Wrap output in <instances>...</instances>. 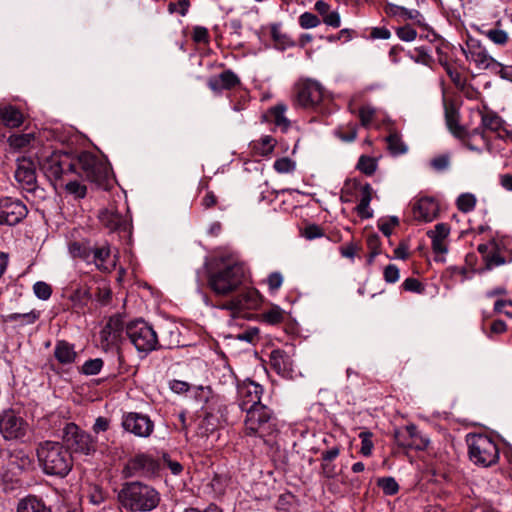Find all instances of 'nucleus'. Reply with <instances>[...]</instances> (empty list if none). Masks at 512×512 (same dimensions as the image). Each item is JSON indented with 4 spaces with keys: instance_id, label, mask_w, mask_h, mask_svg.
Returning a JSON list of instances; mask_svg holds the SVG:
<instances>
[{
    "instance_id": "obj_17",
    "label": "nucleus",
    "mask_w": 512,
    "mask_h": 512,
    "mask_svg": "<svg viewBox=\"0 0 512 512\" xmlns=\"http://www.w3.org/2000/svg\"><path fill=\"white\" fill-rule=\"evenodd\" d=\"M121 426L126 432L140 438H148L154 432V422L151 418L138 412L124 413Z\"/></svg>"
},
{
    "instance_id": "obj_59",
    "label": "nucleus",
    "mask_w": 512,
    "mask_h": 512,
    "mask_svg": "<svg viewBox=\"0 0 512 512\" xmlns=\"http://www.w3.org/2000/svg\"><path fill=\"white\" fill-rule=\"evenodd\" d=\"M402 287L404 290L410 292H415L419 294L424 292L423 284L418 279L412 277L405 279V281L402 284Z\"/></svg>"
},
{
    "instance_id": "obj_53",
    "label": "nucleus",
    "mask_w": 512,
    "mask_h": 512,
    "mask_svg": "<svg viewBox=\"0 0 512 512\" xmlns=\"http://www.w3.org/2000/svg\"><path fill=\"white\" fill-rule=\"evenodd\" d=\"M35 295L41 300H47L52 294V288L49 284L43 281H38L33 285Z\"/></svg>"
},
{
    "instance_id": "obj_7",
    "label": "nucleus",
    "mask_w": 512,
    "mask_h": 512,
    "mask_svg": "<svg viewBox=\"0 0 512 512\" xmlns=\"http://www.w3.org/2000/svg\"><path fill=\"white\" fill-rule=\"evenodd\" d=\"M470 460L482 467H490L499 460L496 442L484 434H468L466 438Z\"/></svg>"
},
{
    "instance_id": "obj_27",
    "label": "nucleus",
    "mask_w": 512,
    "mask_h": 512,
    "mask_svg": "<svg viewBox=\"0 0 512 512\" xmlns=\"http://www.w3.org/2000/svg\"><path fill=\"white\" fill-rule=\"evenodd\" d=\"M54 357L62 365H69L75 362L77 352L74 345L65 340H59L55 344Z\"/></svg>"
},
{
    "instance_id": "obj_13",
    "label": "nucleus",
    "mask_w": 512,
    "mask_h": 512,
    "mask_svg": "<svg viewBox=\"0 0 512 512\" xmlns=\"http://www.w3.org/2000/svg\"><path fill=\"white\" fill-rule=\"evenodd\" d=\"M237 294L228 301L218 304L216 307L222 310L231 311L233 315L239 314L244 310H253L258 308L262 299L258 290L246 288L239 290Z\"/></svg>"
},
{
    "instance_id": "obj_2",
    "label": "nucleus",
    "mask_w": 512,
    "mask_h": 512,
    "mask_svg": "<svg viewBox=\"0 0 512 512\" xmlns=\"http://www.w3.org/2000/svg\"><path fill=\"white\" fill-rule=\"evenodd\" d=\"M36 453L40 467L46 475L64 478L73 468V456L60 442H41Z\"/></svg>"
},
{
    "instance_id": "obj_52",
    "label": "nucleus",
    "mask_w": 512,
    "mask_h": 512,
    "mask_svg": "<svg viewBox=\"0 0 512 512\" xmlns=\"http://www.w3.org/2000/svg\"><path fill=\"white\" fill-rule=\"evenodd\" d=\"M299 24L303 29L315 28L320 24V19L317 15L305 12L299 17Z\"/></svg>"
},
{
    "instance_id": "obj_48",
    "label": "nucleus",
    "mask_w": 512,
    "mask_h": 512,
    "mask_svg": "<svg viewBox=\"0 0 512 512\" xmlns=\"http://www.w3.org/2000/svg\"><path fill=\"white\" fill-rule=\"evenodd\" d=\"M190 6V0H179L178 2H170L167 6V10L169 14L178 13L181 16H186Z\"/></svg>"
},
{
    "instance_id": "obj_47",
    "label": "nucleus",
    "mask_w": 512,
    "mask_h": 512,
    "mask_svg": "<svg viewBox=\"0 0 512 512\" xmlns=\"http://www.w3.org/2000/svg\"><path fill=\"white\" fill-rule=\"evenodd\" d=\"M120 337L113 333L112 330L108 329L105 325L100 331V342L104 349H108L110 346L114 345Z\"/></svg>"
},
{
    "instance_id": "obj_38",
    "label": "nucleus",
    "mask_w": 512,
    "mask_h": 512,
    "mask_svg": "<svg viewBox=\"0 0 512 512\" xmlns=\"http://www.w3.org/2000/svg\"><path fill=\"white\" fill-rule=\"evenodd\" d=\"M284 311L277 305L262 313V320L268 324L276 325L284 321Z\"/></svg>"
},
{
    "instance_id": "obj_62",
    "label": "nucleus",
    "mask_w": 512,
    "mask_h": 512,
    "mask_svg": "<svg viewBox=\"0 0 512 512\" xmlns=\"http://www.w3.org/2000/svg\"><path fill=\"white\" fill-rule=\"evenodd\" d=\"M450 156L448 154L439 155L431 160V166L436 171H443L449 167Z\"/></svg>"
},
{
    "instance_id": "obj_14",
    "label": "nucleus",
    "mask_w": 512,
    "mask_h": 512,
    "mask_svg": "<svg viewBox=\"0 0 512 512\" xmlns=\"http://www.w3.org/2000/svg\"><path fill=\"white\" fill-rule=\"evenodd\" d=\"M296 103L305 109H315L323 100L324 89L314 80L299 82L296 87Z\"/></svg>"
},
{
    "instance_id": "obj_35",
    "label": "nucleus",
    "mask_w": 512,
    "mask_h": 512,
    "mask_svg": "<svg viewBox=\"0 0 512 512\" xmlns=\"http://www.w3.org/2000/svg\"><path fill=\"white\" fill-rule=\"evenodd\" d=\"M286 106L284 104H277L270 108L269 117L277 127L283 131L287 130L290 121L285 117Z\"/></svg>"
},
{
    "instance_id": "obj_25",
    "label": "nucleus",
    "mask_w": 512,
    "mask_h": 512,
    "mask_svg": "<svg viewBox=\"0 0 512 512\" xmlns=\"http://www.w3.org/2000/svg\"><path fill=\"white\" fill-rule=\"evenodd\" d=\"M16 512H52V507L42 497L28 494L18 500Z\"/></svg>"
},
{
    "instance_id": "obj_11",
    "label": "nucleus",
    "mask_w": 512,
    "mask_h": 512,
    "mask_svg": "<svg viewBox=\"0 0 512 512\" xmlns=\"http://www.w3.org/2000/svg\"><path fill=\"white\" fill-rule=\"evenodd\" d=\"M76 168L80 167L86 179L98 187L107 188L109 180L108 167L89 153H82L75 161Z\"/></svg>"
},
{
    "instance_id": "obj_10",
    "label": "nucleus",
    "mask_w": 512,
    "mask_h": 512,
    "mask_svg": "<svg viewBox=\"0 0 512 512\" xmlns=\"http://www.w3.org/2000/svg\"><path fill=\"white\" fill-rule=\"evenodd\" d=\"M40 170L49 181H57L64 174L76 172V163L68 153L53 152L40 163Z\"/></svg>"
},
{
    "instance_id": "obj_50",
    "label": "nucleus",
    "mask_w": 512,
    "mask_h": 512,
    "mask_svg": "<svg viewBox=\"0 0 512 512\" xmlns=\"http://www.w3.org/2000/svg\"><path fill=\"white\" fill-rule=\"evenodd\" d=\"M301 235L305 237L307 240H313L316 238L323 237L325 234L321 226L317 224H308L302 230Z\"/></svg>"
},
{
    "instance_id": "obj_32",
    "label": "nucleus",
    "mask_w": 512,
    "mask_h": 512,
    "mask_svg": "<svg viewBox=\"0 0 512 512\" xmlns=\"http://www.w3.org/2000/svg\"><path fill=\"white\" fill-rule=\"evenodd\" d=\"M270 34L275 47L279 50H285L295 45L293 39L281 30L280 24H272Z\"/></svg>"
},
{
    "instance_id": "obj_8",
    "label": "nucleus",
    "mask_w": 512,
    "mask_h": 512,
    "mask_svg": "<svg viewBox=\"0 0 512 512\" xmlns=\"http://www.w3.org/2000/svg\"><path fill=\"white\" fill-rule=\"evenodd\" d=\"M126 335L138 352L147 354L161 348L154 328L143 319L126 324Z\"/></svg>"
},
{
    "instance_id": "obj_41",
    "label": "nucleus",
    "mask_w": 512,
    "mask_h": 512,
    "mask_svg": "<svg viewBox=\"0 0 512 512\" xmlns=\"http://www.w3.org/2000/svg\"><path fill=\"white\" fill-rule=\"evenodd\" d=\"M357 169L365 175L371 176L377 169V161L374 157L362 155L358 160Z\"/></svg>"
},
{
    "instance_id": "obj_60",
    "label": "nucleus",
    "mask_w": 512,
    "mask_h": 512,
    "mask_svg": "<svg viewBox=\"0 0 512 512\" xmlns=\"http://www.w3.org/2000/svg\"><path fill=\"white\" fill-rule=\"evenodd\" d=\"M107 498L106 492L100 486H94L89 494V500L94 505L102 504Z\"/></svg>"
},
{
    "instance_id": "obj_64",
    "label": "nucleus",
    "mask_w": 512,
    "mask_h": 512,
    "mask_svg": "<svg viewBox=\"0 0 512 512\" xmlns=\"http://www.w3.org/2000/svg\"><path fill=\"white\" fill-rule=\"evenodd\" d=\"M320 475L327 479H334L337 477L336 466L332 461H321Z\"/></svg>"
},
{
    "instance_id": "obj_33",
    "label": "nucleus",
    "mask_w": 512,
    "mask_h": 512,
    "mask_svg": "<svg viewBox=\"0 0 512 512\" xmlns=\"http://www.w3.org/2000/svg\"><path fill=\"white\" fill-rule=\"evenodd\" d=\"M69 252L73 258H79L85 261L87 264H90V259L92 255V246H90L89 242H78L74 241L69 244Z\"/></svg>"
},
{
    "instance_id": "obj_5",
    "label": "nucleus",
    "mask_w": 512,
    "mask_h": 512,
    "mask_svg": "<svg viewBox=\"0 0 512 512\" xmlns=\"http://www.w3.org/2000/svg\"><path fill=\"white\" fill-rule=\"evenodd\" d=\"M263 387L251 379H246L237 384V405L229 404L221 409V417L227 424H234L238 420V416L232 418L230 412L240 409L242 412L260 406L263 403L261 398L263 395Z\"/></svg>"
},
{
    "instance_id": "obj_55",
    "label": "nucleus",
    "mask_w": 512,
    "mask_h": 512,
    "mask_svg": "<svg viewBox=\"0 0 512 512\" xmlns=\"http://www.w3.org/2000/svg\"><path fill=\"white\" fill-rule=\"evenodd\" d=\"M450 233V227L446 223H438L436 224L434 230H431L427 233L429 238L431 239H440L445 240Z\"/></svg>"
},
{
    "instance_id": "obj_22",
    "label": "nucleus",
    "mask_w": 512,
    "mask_h": 512,
    "mask_svg": "<svg viewBox=\"0 0 512 512\" xmlns=\"http://www.w3.org/2000/svg\"><path fill=\"white\" fill-rule=\"evenodd\" d=\"M271 368L285 378L292 377L293 361L291 357L281 349H274L269 356Z\"/></svg>"
},
{
    "instance_id": "obj_37",
    "label": "nucleus",
    "mask_w": 512,
    "mask_h": 512,
    "mask_svg": "<svg viewBox=\"0 0 512 512\" xmlns=\"http://www.w3.org/2000/svg\"><path fill=\"white\" fill-rule=\"evenodd\" d=\"M490 41L499 46H504L509 41V35L506 31L499 28H492L486 31H481Z\"/></svg>"
},
{
    "instance_id": "obj_30",
    "label": "nucleus",
    "mask_w": 512,
    "mask_h": 512,
    "mask_svg": "<svg viewBox=\"0 0 512 512\" xmlns=\"http://www.w3.org/2000/svg\"><path fill=\"white\" fill-rule=\"evenodd\" d=\"M479 114L481 116V124L487 131L498 132L506 130L503 128L505 121L496 112L485 109L484 111L479 110Z\"/></svg>"
},
{
    "instance_id": "obj_54",
    "label": "nucleus",
    "mask_w": 512,
    "mask_h": 512,
    "mask_svg": "<svg viewBox=\"0 0 512 512\" xmlns=\"http://www.w3.org/2000/svg\"><path fill=\"white\" fill-rule=\"evenodd\" d=\"M376 110L371 106H362L359 109V118L363 127H369L374 119Z\"/></svg>"
},
{
    "instance_id": "obj_23",
    "label": "nucleus",
    "mask_w": 512,
    "mask_h": 512,
    "mask_svg": "<svg viewBox=\"0 0 512 512\" xmlns=\"http://www.w3.org/2000/svg\"><path fill=\"white\" fill-rule=\"evenodd\" d=\"M240 84V78L229 69L218 76L210 77L207 82L208 87L215 93H220L222 90H232Z\"/></svg>"
},
{
    "instance_id": "obj_63",
    "label": "nucleus",
    "mask_w": 512,
    "mask_h": 512,
    "mask_svg": "<svg viewBox=\"0 0 512 512\" xmlns=\"http://www.w3.org/2000/svg\"><path fill=\"white\" fill-rule=\"evenodd\" d=\"M192 39L196 43H208L209 42L208 29L203 26H195L193 28Z\"/></svg>"
},
{
    "instance_id": "obj_36",
    "label": "nucleus",
    "mask_w": 512,
    "mask_h": 512,
    "mask_svg": "<svg viewBox=\"0 0 512 512\" xmlns=\"http://www.w3.org/2000/svg\"><path fill=\"white\" fill-rule=\"evenodd\" d=\"M386 141L390 153L394 156L404 154L407 151L406 145L397 133H390Z\"/></svg>"
},
{
    "instance_id": "obj_24",
    "label": "nucleus",
    "mask_w": 512,
    "mask_h": 512,
    "mask_svg": "<svg viewBox=\"0 0 512 512\" xmlns=\"http://www.w3.org/2000/svg\"><path fill=\"white\" fill-rule=\"evenodd\" d=\"M439 212V206L435 200L429 197L419 199L413 206V216L418 221L430 222Z\"/></svg>"
},
{
    "instance_id": "obj_42",
    "label": "nucleus",
    "mask_w": 512,
    "mask_h": 512,
    "mask_svg": "<svg viewBox=\"0 0 512 512\" xmlns=\"http://www.w3.org/2000/svg\"><path fill=\"white\" fill-rule=\"evenodd\" d=\"M377 485L385 495H395L399 491V485L393 477H382L377 480Z\"/></svg>"
},
{
    "instance_id": "obj_56",
    "label": "nucleus",
    "mask_w": 512,
    "mask_h": 512,
    "mask_svg": "<svg viewBox=\"0 0 512 512\" xmlns=\"http://www.w3.org/2000/svg\"><path fill=\"white\" fill-rule=\"evenodd\" d=\"M397 36L406 42H411L416 39L417 31L411 25H404L396 29Z\"/></svg>"
},
{
    "instance_id": "obj_19",
    "label": "nucleus",
    "mask_w": 512,
    "mask_h": 512,
    "mask_svg": "<svg viewBox=\"0 0 512 512\" xmlns=\"http://www.w3.org/2000/svg\"><path fill=\"white\" fill-rule=\"evenodd\" d=\"M394 439L398 446L415 450H424L429 445V440L423 437L416 425L410 424L394 433Z\"/></svg>"
},
{
    "instance_id": "obj_16",
    "label": "nucleus",
    "mask_w": 512,
    "mask_h": 512,
    "mask_svg": "<svg viewBox=\"0 0 512 512\" xmlns=\"http://www.w3.org/2000/svg\"><path fill=\"white\" fill-rule=\"evenodd\" d=\"M27 206L13 197L0 198V225L14 226L26 218Z\"/></svg>"
},
{
    "instance_id": "obj_57",
    "label": "nucleus",
    "mask_w": 512,
    "mask_h": 512,
    "mask_svg": "<svg viewBox=\"0 0 512 512\" xmlns=\"http://www.w3.org/2000/svg\"><path fill=\"white\" fill-rule=\"evenodd\" d=\"M162 464L169 468L173 475H179L183 471L182 464L176 460H172L168 453H163L161 465Z\"/></svg>"
},
{
    "instance_id": "obj_20",
    "label": "nucleus",
    "mask_w": 512,
    "mask_h": 512,
    "mask_svg": "<svg viewBox=\"0 0 512 512\" xmlns=\"http://www.w3.org/2000/svg\"><path fill=\"white\" fill-rule=\"evenodd\" d=\"M98 219L109 232H129V223L115 208H105L99 211Z\"/></svg>"
},
{
    "instance_id": "obj_4",
    "label": "nucleus",
    "mask_w": 512,
    "mask_h": 512,
    "mask_svg": "<svg viewBox=\"0 0 512 512\" xmlns=\"http://www.w3.org/2000/svg\"><path fill=\"white\" fill-rule=\"evenodd\" d=\"M244 433L269 443L271 437L278 433V419L274 411L264 404L245 411Z\"/></svg>"
},
{
    "instance_id": "obj_18",
    "label": "nucleus",
    "mask_w": 512,
    "mask_h": 512,
    "mask_svg": "<svg viewBox=\"0 0 512 512\" xmlns=\"http://www.w3.org/2000/svg\"><path fill=\"white\" fill-rule=\"evenodd\" d=\"M14 178L18 188L28 193H34L38 188L34 161L28 157L18 158Z\"/></svg>"
},
{
    "instance_id": "obj_49",
    "label": "nucleus",
    "mask_w": 512,
    "mask_h": 512,
    "mask_svg": "<svg viewBox=\"0 0 512 512\" xmlns=\"http://www.w3.org/2000/svg\"><path fill=\"white\" fill-rule=\"evenodd\" d=\"M274 169L278 173H290L295 170L296 164L288 157L279 158L274 162Z\"/></svg>"
},
{
    "instance_id": "obj_45",
    "label": "nucleus",
    "mask_w": 512,
    "mask_h": 512,
    "mask_svg": "<svg viewBox=\"0 0 512 512\" xmlns=\"http://www.w3.org/2000/svg\"><path fill=\"white\" fill-rule=\"evenodd\" d=\"M65 190L67 191V193L71 194V195H74L75 198L77 199H82L86 196L87 194V188L85 185L81 184L79 181L77 180H74V181H69L66 185H65Z\"/></svg>"
},
{
    "instance_id": "obj_21",
    "label": "nucleus",
    "mask_w": 512,
    "mask_h": 512,
    "mask_svg": "<svg viewBox=\"0 0 512 512\" xmlns=\"http://www.w3.org/2000/svg\"><path fill=\"white\" fill-rule=\"evenodd\" d=\"M444 110L445 122L451 134L459 140L467 139L468 129L459 123L460 114L458 108L453 103H445Z\"/></svg>"
},
{
    "instance_id": "obj_3",
    "label": "nucleus",
    "mask_w": 512,
    "mask_h": 512,
    "mask_svg": "<svg viewBox=\"0 0 512 512\" xmlns=\"http://www.w3.org/2000/svg\"><path fill=\"white\" fill-rule=\"evenodd\" d=\"M118 500L129 511L145 512L158 506L160 495L153 487L134 481L123 484L118 493Z\"/></svg>"
},
{
    "instance_id": "obj_15",
    "label": "nucleus",
    "mask_w": 512,
    "mask_h": 512,
    "mask_svg": "<svg viewBox=\"0 0 512 512\" xmlns=\"http://www.w3.org/2000/svg\"><path fill=\"white\" fill-rule=\"evenodd\" d=\"M461 49L466 59L474 62L478 69L486 70L493 66L502 67L501 63L488 54L481 42L473 37H468L466 48L462 47Z\"/></svg>"
},
{
    "instance_id": "obj_6",
    "label": "nucleus",
    "mask_w": 512,
    "mask_h": 512,
    "mask_svg": "<svg viewBox=\"0 0 512 512\" xmlns=\"http://www.w3.org/2000/svg\"><path fill=\"white\" fill-rule=\"evenodd\" d=\"M62 444L71 456H93L97 451V438L73 422L66 423L63 427Z\"/></svg>"
},
{
    "instance_id": "obj_58",
    "label": "nucleus",
    "mask_w": 512,
    "mask_h": 512,
    "mask_svg": "<svg viewBox=\"0 0 512 512\" xmlns=\"http://www.w3.org/2000/svg\"><path fill=\"white\" fill-rule=\"evenodd\" d=\"M361 249L362 247L360 244L350 242L346 245L339 247V253L341 254L342 257L353 260L357 252H359Z\"/></svg>"
},
{
    "instance_id": "obj_40",
    "label": "nucleus",
    "mask_w": 512,
    "mask_h": 512,
    "mask_svg": "<svg viewBox=\"0 0 512 512\" xmlns=\"http://www.w3.org/2000/svg\"><path fill=\"white\" fill-rule=\"evenodd\" d=\"M103 365L104 362L101 358L89 359L84 362L79 371L81 374L87 376L97 375L98 373H100L101 369L103 368Z\"/></svg>"
},
{
    "instance_id": "obj_51",
    "label": "nucleus",
    "mask_w": 512,
    "mask_h": 512,
    "mask_svg": "<svg viewBox=\"0 0 512 512\" xmlns=\"http://www.w3.org/2000/svg\"><path fill=\"white\" fill-rule=\"evenodd\" d=\"M372 433L369 431H363L359 434V438L361 439V449L360 453L363 456H370L373 449V442L371 440Z\"/></svg>"
},
{
    "instance_id": "obj_39",
    "label": "nucleus",
    "mask_w": 512,
    "mask_h": 512,
    "mask_svg": "<svg viewBox=\"0 0 512 512\" xmlns=\"http://www.w3.org/2000/svg\"><path fill=\"white\" fill-rule=\"evenodd\" d=\"M476 202V197L473 194L463 193L457 198L456 205L459 211L468 213L475 208Z\"/></svg>"
},
{
    "instance_id": "obj_28",
    "label": "nucleus",
    "mask_w": 512,
    "mask_h": 512,
    "mask_svg": "<svg viewBox=\"0 0 512 512\" xmlns=\"http://www.w3.org/2000/svg\"><path fill=\"white\" fill-rule=\"evenodd\" d=\"M111 249L108 243H105L101 246L92 247V255L90 259V264L93 263L97 267V269L101 272H110L111 267H109L106 262L110 258Z\"/></svg>"
},
{
    "instance_id": "obj_61",
    "label": "nucleus",
    "mask_w": 512,
    "mask_h": 512,
    "mask_svg": "<svg viewBox=\"0 0 512 512\" xmlns=\"http://www.w3.org/2000/svg\"><path fill=\"white\" fill-rule=\"evenodd\" d=\"M259 329L257 327L248 328L237 334L236 338L248 343H254L258 340Z\"/></svg>"
},
{
    "instance_id": "obj_26",
    "label": "nucleus",
    "mask_w": 512,
    "mask_h": 512,
    "mask_svg": "<svg viewBox=\"0 0 512 512\" xmlns=\"http://www.w3.org/2000/svg\"><path fill=\"white\" fill-rule=\"evenodd\" d=\"M384 12L387 16L395 18L397 21L414 20L417 24H421L423 16L418 10H409L396 4L387 3L384 6Z\"/></svg>"
},
{
    "instance_id": "obj_29",
    "label": "nucleus",
    "mask_w": 512,
    "mask_h": 512,
    "mask_svg": "<svg viewBox=\"0 0 512 512\" xmlns=\"http://www.w3.org/2000/svg\"><path fill=\"white\" fill-rule=\"evenodd\" d=\"M0 120L6 127L16 128L23 123V114L12 105L0 107Z\"/></svg>"
},
{
    "instance_id": "obj_12",
    "label": "nucleus",
    "mask_w": 512,
    "mask_h": 512,
    "mask_svg": "<svg viewBox=\"0 0 512 512\" xmlns=\"http://www.w3.org/2000/svg\"><path fill=\"white\" fill-rule=\"evenodd\" d=\"M27 421L13 409H6L0 414V433L5 440H19L26 436Z\"/></svg>"
},
{
    "instance_id": "obj_46",
    "label": "nucleus",
    "mask_w": 512,
    "mask_h": 512,
    "mask_svg": "<svg viewBox=\"0 0 512 512\" xmlns=\"http://www.w3.org/2000/svg\"><path fill=\"white\" fill-rule=\"evenodd\" d=\"M105 325L107 326L108 329L112 330L113 333L117 334L119 337H121L123 330H126L124 319L119 314L111 316Z\"/></svg>"
},
{
    "instance_id": "obj_31",
    "label": "nucleus",
    "mask_w": 512,
    "mask_h": 512,
    "mask_svg": "<svg viewBox=\"0 0 512 512\" xmlns=\"http://www.w3.org/2000/svg\"><path fill=\"white\" fill-rule=\"evenodd\" d=\"M372 199V187L366 183L361 188V199L355 210L358 216L362 219H369L373 217V211L369 209V205Z\"/></svg>"
},
{
    "instance_id": "obj_43",
    "label": "nucleus",
    "mask_w": 512,
    "mask_h": 512,
    "mask_svg": "<svg viewBox=\"0 0 512 512\" xmlns=\"http://www.w3.org/2000/svg\"><path fill=\"white\" fill-rule=\"evenodd\" d=\"M39 318V312L30 311L27 313H12L7 316V321L16 322L19 321L21 324H33Z\"/></svg>"
},
{
    "instance_id": "obj_44",
    "label": "nucleus",
    "mask_w": 512,
    "mask_h": 512,
    "mask_svg": "<svg viewBox=\"0 0 512 512\" xmlns=\"http://www.w3.org/2000/svg\"><path fill=\"white\" fill-rule=\"evenodd\" d=\"M276 144V140L272 136H264L258 143H255L254 147L258 150L260 155L267 156L270 154Z\"/></svg>"
},
{
    "instance_id": "obj_9",
    "label": "nucleus",
    "mask_w": 512,
    "mask_h": 512,
    "mask_svg": "<svg viewBox=\"0 0 512 512\" xmlns=\"http://www.w3.org/2000/svg\"><path fill=\"white\" fill-rule=\"evenodd\" d=\"M161 461L147 452H138L128 459L122 473L125 478L140 476L153 478L159 475Z\"/></svg>"
},
{
    "instance_id": "obj_34",
    "label": "nucleus",
    "mask_w": 512,
    "mask_h": 512,
    "mask_svg": "<svg viewBox=\"0 0 512 512\" xmlns=\"http://www.w3.org/2000/svg\"><path fill=\"white\" fill-rule=\"evenodd\" d=\"M69 300L75 308L83 309L91 302L92 294L88 287H79L70 294Z\"/></svg>"
},
{
    "instance_id": "obj_1",
    "label": "nucleus",
    "mask_w": 512,
    "mask_h": 512,
    "mask_svg": "<svg viewBox=\"0 0 512 512\" xmlns=\"http://www.w3.org/2000/svg\"><path fill=\"white\" fill-rule=\"evenodd\" d=\"M247 277L244 263L228 256L213 258L207 267V286L218 297H228L238 292Z\"/></svg>"
}]
</instances>
